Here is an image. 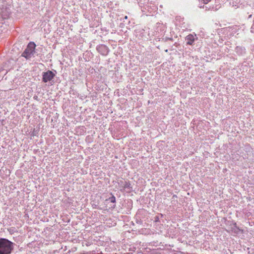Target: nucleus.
Returning a JSON list of instances; mask_svg holds the SVG:
<instances>
[{"instance_id":"1","label":"nucleus","mask_w":254,"mask_h":254,"mask_svg":"<svg viewBox=\"0 0 254 254\" xmlns=\"http://www.w3.org/2000/svg\"><path fill=\"white\" fill-rule=\"evenodd\" d=\"M13 249L12 242L6 239H0V254H10Z\"/></svg>"},{"instance_id":"2","label":"nucleus","mask_w":254,"mask_h":254,"mask_svg":"<svg viewBox=\"0 0 254 254\" xmlns=\"http://www.w3.org/2000/svg\"><path fill=\"white\" fill-rule=\"evenodd\" d=\"M35 47L36 45L34 42H30L26 49L22 54V56L25 57L26 59H29L35 53Z\"/></svg>"},{"instance_id":"3","label":"nucleus","mask_w":254,"mask_h":254,"mask_svg":"<svg viewBox=\"0 0 254 254\" xmlns=\"http://www.w3.org/2000/svg\"><path fill=\"white\" fill-rule=\"evenodd\" d=\"M55 76L56 73H54L51 70H49L47 71L43 72L42 74V81L45 83L52 81Z\"/></svg>"},{"instance_id":"4","label":"nucleus","mask_w":254,"mask_h":254,"mask_svg":"<svg viewBox=\"0 0 254 254\" xmlns=\"http://www.w3.org/2000/svg\"><path fill=\"white\" fill-rule=\"evenodd\" d=\"M97 51L103 56H106L108 55L109 49L107 46L105 45H99L96 47Z\"/></svg>"},{"instance_id":"5","label":"nucleus","mask_w":254,"mask_h":254,"mask_svg":"<svg viewBox=\"0 0 254 254\" xmlns=\"http://www.w3.org/2000/svg\"><path fill=\"white\" fill-rule=\"evenodd\" d=\"M185 40L187 41V44L192 45L194 41V37L192 35L190 34L186 37Z\"/></svg>"},{"instance_id":"6","label":"nucleus","mask_w":254,"mask_h":254,"mask_svg":"<svg viewBox=\"0 0 254 254\" xmlns=\"http://www.w3.org/2000/svg\"><path fill=\"white\" fill-rule=\"evenodd\" d=\"M120 186L124 189H130V184L127 181H121L120 183Z\"/></svg>"},{"instance_id":"7","label":"nucleus","mask_w":254,"mask_h":254,"mask_svg":"<svg viewBox=\"0 0 254 254\" xmlns=\"http://www.w3.org/2000/svg\"><path fill=\"white\" fill-rule=\"evenodd\" d=\"M230 4L234 7V9H236L238 7V3L236 1L233 0L230 2Z\"/></svg>"},{"instance_id":"8","label":"nucleus","mask_w":254,"mask_h":254,"mask_svg":"<svg viewBox=\"0 0 254 254\" xmlns=\"http://www.w3.org/2000/svg\"><path fill=\"white\" fill-rule=\"evenodd\" d=\"M106 201H110L111 202L115 203L116 202V197L114 195H112L108 199H107Z\"/></svg>"},{"instance_id":"9","label":"nucleus","mask_w":254,"mask_h":254,"mask_svg":"<svg viewBox=\"0 0 254 254\" xmlns=\"http://www.w3.org/2000/svg\"><path fill=\"white\" fill-rule=\"evenodd\" d=\"M200 7H202L203 8H205V9L206 10H209L210 9V7H208L207 6H204V5H203V6H200Z\"/></svg>"},{"instance_id":"10","label":"nucleus","mask_w":254,"mask_h":254,"mask_svg":"<svg viewBox=\"0 0 254 254\" xmlns=\"http://www.w3.org/2000/svg\"><path fill=\"white\" fill-rule=\"evenodd\" d=\"M203 2L205 4H206L209 1H210V0H202Z\"/></svg>"},{"instance_id":"11","label":"nucleus","mask_w":254,"mask_h":254,"mask_svg":"<svg viewBox=\"0 0 254 254\" xmlns=\"http://www.w3.org/2000/svg\"><path fill=\"white\" fill-rule=\"evenodd\" d=\"M127 19V16H125L124 17V19Z\"/></svg>"},{"instance_id":"12","label":"nucleus","mask_w":254,"mask_h":254,"mask_svg":"<svg viewBox=\"0 0 254 254\" xmlns=\"http://www.w3.org/2000/svg\"><path fill=\"white\" fill-rule=\"evenodd\" d=\"M167 39L172 40V38H168Z\"/></svg>"},{"instance_id":"13","label":"nucleus","mask_w":254,"mask_h":254,"mask_svg":"<svg viewBox=\"0 0 254 254\" xmlns=\"http://www.w3.org/2000/svg\"><path fill=\"white\" fill-rule=\"evenodd\" d=\"M115 204H114V205H113V206L112 207L114 208V207H115Z\"/></svg>"}]
</instances>
